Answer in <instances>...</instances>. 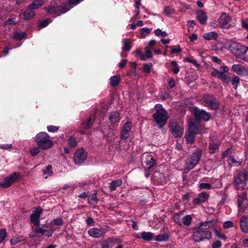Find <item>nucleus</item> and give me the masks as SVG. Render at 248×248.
Wrapping results in <instances>:
<instances>
[{"label": "nucleus", "mask_w": 248, "mask_h": 248, "mask_svg": "<svg viewBox=\"0 0 248 248\" xmlns=\"http://www.w3.org/2000/svg\"><path fill=\"white\" fill-rule=\"evenodd\" d=\"M212 222V221L210 220L200 223L199 227L192 234V239L194 242H200L205 240H209L211 238V232L207 229L213 227V225H211Z\"/></svg>", "instance_id": "obj_1"}, {"label": "nucleus", "mask_w": 248, "mask_h": 248, "mask_svg": "<svg viewBox=\"0 0 248 248\" xmlns=\"http://www.w3.org/2000/svg\"><path fill=\"white\" fill-rule=\"evenodd\" d=\"M248 182V170H244L240 171L234 177L232 185L236 190L246 189Z\"/></svg>", "instance_id": "obj_2"}, {"label": "nucleus", "mask_w": 248, "mask_h": 248, "mask_svg": "<svg viewBox=\"0 0 248 248\" xmlns=\"http://www.w3.org/2000/svg\"><path fill=\"white\" fill-rule=\"evenodd\" d=\"M38 148L42 150H46L53 146V142L50 139L49 135L45 132L38 133L34 139Z\"/></svg>", "instance_id": "obj_3"}, {"label": "nucleus", "mask_w": 248, "mask_h": 248, "mask_svg": "<svg viewBox=\"0 0 248 248\" xmlns=\"http://www.w3.org/2000/svg\"><path fill=\"white\" fill-rule=\"evenodd\" d=\"M169 118L167 111L162 105L156 104V124L159 128H162L166 125Z\"/></svg>", "instance_id": "obj_4"}, {"label": "nucleus", "mask_w": 248, "mask_h": 248, "mask_svg": "<svg viewBox=\"0 0 248 248\" xmlns=\"http://www.w3.org/2000/svg\"><path fill=\"white\" fill-rule=\"evenodd\" d=\"M202 154V151L198 149L191 154L185 161L186 169L187 171L194 169L199 163Z\"/></svg>", "instance_id": "obj_5"}, {"label": "nucleus", "mask_w": 248, "mask_h": 248, "mask_svg": "<svg viewBox=\"0 0 248 248\" xmlns=\"http://www.w3.org/2000/svg\"><path fill=\"white\" fill-rule=\"evenodd\" d=\"M155 40H151L147 46L145 47V54L140 49L137 48L135 51V56L139 57L141 61H145L153 57L152 51L155 52Z\"/></svg>", "instance_id": "obj_6"}, {"label": "nucleus", "mask_w": 248, "mask_h": 248, "mask_svg": "<svg viewBox=\"0 0 248 248\" xmlns=\"http://www.w3.org/2000/svg\"><path fill=\"white\" fill-rule=\"evenodd\" d=\"M203 105L210 109L217 110L219 108V103L217 99L213 95L207 93L202 97Z\"/></svg>", "instance_id": "obj_7"}, {"label": "nucleus", "mask_w": 248, "mask_h": 248, "mask_svg": "<svg viewBox=\"0 0 248 248\" xmlns=\"http://www.w3.org/2000/svg\"><path fill=\"white\" fill-rule=\"evenodd\" d=\"M169 128L170 132L175 138H181L184 133V128L182 125L174 120H170L169 122Z\"/></svg>", "instance_id": "obj_8"}, {"label": "nucleus", "mask_w": 248, "mask_h": 248, "mask_svg": "<svg viewBox=\"0 0 248 248\" xmlns=\"http://www.w3.org/2000/svg\"><path fill=\"white\" fill-rule=\"evenodd\" d=\"M53 232L54 230L51 228V227H49L47 230H46L40 227V226H38L36 227L33 231L30 233L29 237L32 238L35 236L41 237L43 235H45L49 237L52 235Z\"/></svg>", "instance_id": "obj_9"}, {"label": "nucleus", "mask_w": 248, "mask_h": 248, "mask_svg": "<svg viewBox=\"0 0 248 248\" xmlns=\"http://www.w3.org/2000/svg\"><path fill=\"white\" fill-rule=\"evenodd\" d=\"M237 206L239 212L244 213L245 212V207L248 205V199L247 194L246 192H243L241 193H238L237 195Z\"/></svg>", "instance_id": "obj_10"}, {"label": "nucleus", "mask_w": 248, "mask_h": 248, "mask_svg": "<svg viewBox=\"0 0 248 248\" xmlns=\"http://www.w3.org/2000/svg\"><path fill=\"white\" fill-rule=\"evenodd\" d=\"M87 156V152L82 148L76 150L73 156V160L75 164L79 165L84 162Z\"/></svg>", "instance_id": "obj_11"}, {"label": "nucleus", "mask_w": 248, "mask_h": 248, "mask_svg": "<svg viewBox=\"0 0 248 248\" xmlns=\"http://www.w3.org/2000/svg\"><path fill=\"white\" fill-rule=\"evenodd\" d=\"M82 0H60L61 5L59 6L64 14L70 10L73 5L76 6Z\"/></svg>", "instance_id": "obj_12"}, {"label": "nucleus", "mask_w": 248, "mask_h": 248, "mask_svg": "<svg viewBox=\"0 0 248 248\" xmlns=\"http://www.w3.org/2000/svg\"><path fill=\"white\" fill-rule=\"evenodd\" d=\"M211 117L210 113L204 109L197 108L194 112V118L197 122H201L202 120L208 122L211 119Z\"/></svg>", "instance_id": "obj_13"}, {"label": "nucleus", "mask_w": 248, "mask_h": 248, "mask_svg": "<svg viewBox=\"0 0 248 248\" xmlns=\"http://www.w3.org/2000/svg\"><path fill=\"white\" fill-rule=\"evenodd\" d=\"M247 51L248 49L246 48V46L240 44L238 46L236 49H235V51H233L232 54L234 55L237 59H238V61L239 62H242L247 61L244 55Z\"/></svg>", "instance_id": "obj_14"}, {"label": "nucleus", "mask_w": 248, "mask_h": 248, "mask_svg": "<svg viewBox=\"0 0 248 248\" xmlns=\"http://www.w3.org/2000/svg\"><path fill=\"white\" fill-rule=\"evenodd\" d=\"M231 21V17L226 13H223L218 20L219 26L222 29H228L231 27L230 22Z\"/></svg>", "instance_id": "obj_15"}, {"label": "nucleus", "mask_w": 248, "mask_h": 248, "mask_svg": "<svg viewBox=\"0 0 248 248\" xmlns=\"http://www.w3.org/2000/svg\"><path fill=\"white\" fill-rule=\"evenodd\" d=\"M204 127L200 124V122H197L196 120L191 119L188 122V129L195 134L202 132Z\"/></svg>", "instance_id": "obj_16"}, {"label": "nucleus", "mask_w": 248, "mask_h": 248, "mask_svg": "<svg viewBox=\"0 0 248 248\" xmlns=\"http://www.w3.org/2000/svg\"><path fill=\"white\" fill-rule=\"evenodd\" d=\"M18 175L14 173L7 177L0 183V186L2 188H8L17 179Z\"/></svg>", "instance_id": "obj_17"}, {"label": "nucleus", "mask_w": 248, "mask_h": 248, "mask_svg": "<svg viewBox=\"0 0 248 248\" xmlns=\"http://www.w3.org/2000/svg\"><path fill=\"white\" fill-rule=\"evenodd\" d=\"M89 235L93 238H98L104 237L106 233L105 229L103 228H93L88 231Z\"/></svg>", "instance_id": "obj_18"}, {"label": "nucleus", "mask_w": 248, "mask_h": 248, "mask_svg": "<svg viewBox=\"0 0 248 248\" xmlns=\"http://www.w3.org/2000/svg\"><path fill=\"white\" fill-rule=\"evenodd\" d=\"M42 212V209L41 208H38L33 211L32 214L30 216L31 221V223L36 227L39 226L40 224V216Z\"/></svg>", "instance_id": "obj_19"}, {"label": "nucleus", "mask_w": 248, "mask_h": 248, "mask_svg": "<svg viewBox=\"0 0 248 248\" xmlns=\"http://www.w3.org/2000/svg\"><path fill=\"white\" fill-rule=\"evenodd\" d=\"M132 123L130 121L126 122L124 125L121 132V138L126 140L129 136V132L132 128Z\"/></svg>", "instance_id": "obj_20"}, {"label": "nucleus", "mask_w": 248, "mask_h": 248, "mask_svg": "<svg viewBox=\"0 0 248 248\" xmlns=\"http://www.w3.org/2000/svg\"><path fill=\"white\" fill-rule=\"evenodd\" d=\"M232 70L240 76L248 75V71L241 64H233L232 67Z\"/></svg>", "instance_id": "obj_21"}, {"label": "nucleus", "mask_w": 248, "mask_h": 248, "mask_svg": "<svg viewBox=\"0 0 248 248\" xmlns=\"http://www.w3.org/2000/svg\"><path fill=\"white\" fill-rule=\"evenodd\" d=\"M209 197V194L205 191H203L199 194L197 198L193 200V203L198 205L201 203L204 202L208 199Z\"/></svg>", "instance_id": "obj_22"}, {"label": "nucleus", "mask_w": 248, "mask_h": 248, "mask_svg": "<svg viewBox=\"0 0 248 248\" xmlns=\"http://www.w3.org/2000/svg\"><path fill=\"white\" fill-rule=\"evenodd\" d=\"M62 8L59 6H52L49 5L47 7L45 8V10L49 14H57L58 16L63 14L61 10Z\"/></svg>", "instance_id": "obj_23"}, {"label": "nucleus", "mask_w": 248, "mask_h": 248, "mask_svg": "<svg viewBox=\"0 0 248 248\" xmlns=\"http://www.w3.org/2000/svg\"><path fill=\"white\" fill-rule=\"evenodd\" d=\"M240 227L243 232L248 233V217L247 216H244L240 219Z\"/></svg>", "instance_id": "obj_24"}, {"label": "nucleus", "mask_w": 248, "mask_h": 248, "mask_svg": "<svg viewBox=\"0 0 248 248\" xmlns=\"http://www.w3.org/2000/svg\"><path fill=\"white\" fill-rule=\"evenodd\" d=\"M196 18L201 24H205L207 20V16L205 12L202 10L198 11L196 13Z\"/></svg>", "instance_id": "obj_25"}, {"label": "nucleus", "mask_w": 248, "mask_h": 248, "mask_svg": "<svg viewBox=\"0 0 248 248\" xmlns=\"http://www.w3.org/2000/svg\"><path fill=\"white\" fill-rule=\"evenodd\" d=\"M219 142H211L209 143L208 146L209 152L210 154H215L219 152V147L220 146Z\"/></svg>", "instance_id": "obj_26"}, {"label": "nucleus", "mask_w": 248, "mask_h": 248, "mask_svg": "<svg viewBox=\"0 0 248 248\" xmlns=\"http://www.w3.org/2000/svg\"><path fill=\"white\" fill-rule=\"evenodd\" d=\"M240 44L236 41L230 40L226 43V46L228 50L232 53Z\"/></svg>", "instance_id": "obj_27"}, {"label": "nucleus", "mask_w": 248, "mask_h": 248, "mask_svg": "<svg viewBox=\"0 0 248 248\" xmlns=\"http://www.w3.org/2000/svg\"><path fill=\"white\" fill-rule=\"evenodd\" d=\"M170 237V233L169 232L160 233L156 235V241L166 242L167 241Z\"/></svg>", "instance_id": "obj_28"}, {"label": "nucleus", "mask_w": 248, "mask_h": 248, "mask_svg": "<svg viewBox=\"0 0 248 248\" xmlns=\"http://www.w3.org/2000/svg\"><path fill=\"white\" fill-rule=\"evenodd\" d=\"M203 38L207 40H216L217 39L218 34L215 31H211L203 34Z\"/></svg>", "instance_id": "obj_29"}, {"label": "nucleus", "mask_w": 248, "mask_h": 248, "mask_svg": "<svg viewBox=\"0 0 248 248\" xmlns=\"http://www.w3.org/2000/svg\"><path fill=\"white\" fill-rule=\"evenodd\" d=\"M184 214V211H180L175 213L173 216V219L174 222L179 226L182 225V215Z\"/></svg>", "instance_id": "obj_30"}, {"label": "nucleus", "mask_w": 248, "mask_h": 248, "mask_svg": "<svg viewBox=\"0 0 248 248\" xmlns=\"http://www.w3.org/2000/svg\"><path fill=\"white\" fill-rule=\"evenodd\" d=\"M35 13L31 8L28 6L27 9L23 13V17L25 20H29L34 17Z\"/></svg>", "instance_id": "obj_31"}, {"label": "nucleus", "mask_w": 248, "mask_h": 248, "mask_svg": "<svg viewBox=\"0 0 248 248\" xmlns=\"http://www.w3.org/2000/svg\"><path fill=\"white\" fill-rule=\"evenodd\" d=\"M92 121V117H90L89 118L88 121L86 122H83L81 124V129L80 131V133L81 134H85V130L87 129H89L91 127V122Z\"/></svg>", "instance_id": "obj_32"}, {"label": "nucleus", "mask_w": 248, "mask_h": 248, "mask_svg": "<svg viewBox=\"0 0 248 248\" xmlns=\"http://www.w3.org/2000/svg\"><path fill=\"white\" fill-rule=\"evenodd\" d=\"M141 239L146 241L152 240L154 237V234L151 232H143L140 233Z\"/></svg>", "instance_id": "obj_33"}, {"label": "nucleus", "mask_w": 248, "mask_h": 248, "mask_svg": "<svg viewBox=\"0 0 248 248\" xmlns=\"http://www.w3.org/2000/svg\"><path fill=\"white\" fill-rule=\"evenodd\" d=\"M122 185V181L121 179H117L112 181L109 186L110 191H114L118 186H121Z\"/></svg>", "instance_id": "obj_34"}, {"label": "nucleus", "mask_w": 248, "mask_h": 248, "mask_svg": "<svg viewBox=\"0 0 248 248\" xmlns=\"http://www.w3.org/2000/svg\"><path fill=\"white\" fill-rule=\"evenodd\" d=\"M44 3V1L43 0H35L32 3L28 5V6L29 7V8H31L33 10L41 7L43 5Z\"/></svg>", "instance_id": "obj_35"}, {"label": "nucleus", "mask_w": 248, "mask_h": 248, "mask_svg": "<svg viewBox=\"0 0 248 248\" xmlns=\"http://www.w3.org/2000/svg\"><path fill=\"white\" fill-rule=\"evenodd\" d=\"M109 120L111 123H115L120 121L119 113L117 111H114L110 113Z\"/></svg>", "instance_id": "obj_36"}, {"label": "nucleus", "mask_w": 248, "mask_h": 248, "mask_svg": "<svg viewBox=\"0 0 248 248\" xmlns=\"http://www.w3.org/2000/svg\"><path fill=\"white\" fill-rule=\"evenodd\" d=\"M195 134L190 131L189 129L188 130L185 135V138L186 141L190 144H192L194 141Z\"/></svg>", "instance_id": "obj_37"}, {"label": "nucleus", "mask_w": 248, "mask_h": 248, "mask_svg": "<svg viewBox=\"0 0 248 248\" xmlns=\"http://www.w3.org/2000/svg\"><path fill=\"white\" fill-rule=\"evenodd\" d=\"M213 188L219 189L222 186L221 180L219 179L212 178L210 180Z\"/></svg>", "instance_id": "obj_38"}, {"label": "nucleus", "mask_w": 248, "mask_h": 248, "mask_svg": "<svg viewBox=\"0 0 248 248\" xmlns=\"http://www.w3.org/2000/svg\"><path fill=\"white\" fill-rule=\"evenodd\" d=\"M123 46L122 47L123 49L125 51H130L131 48L130 39H128V38H125L123 40Z\"/></svg>", "instance_id": "obj_39"}, {"label": "nucleus", "mask_w": 248, "mask_h": 248, "mask_svg": "<svg viewBox=\"0 0 248 248\" xmlns=\"http://www.w3.org/2000/svg\"><path fill=\"white\" fill-rule=\"evenodd\" d=\"M120 76L118 75L112 76L110 78V84L111 86H115L119 84L120 81Z\"/></svg>", "instance_id": "obj_40"}, {"label": "nucleus", "mask_w": 248, "mask_h": 248, "mask_svg": "<svg viewBox=\"0 0 248 248\" xmlns=\"http://www.w3.org/2000/svg\"><path fill=\"white\" fill-rule=\"evenodd\" d=\"M88 203L91 205L95 204L98 201V199L96 196V193L94 192L93 194L89 195L88 197Z\"/></svg>", "instance_id": "obj_41"}, {"label": "nucleus", "mask_w": 248, "mask_h": 248, "mask_svg": "<svg viewBox=\"0 0 248 248\" xmlns=\"http://www.w3.org/2000/svg\"><path fill=\"white\" fill-rule=\"evenodd\" d=\"M192 217L190 215H187L182 218V224L186 226H189L192 221Z\"/></svg>", "instance_id": "obj_42"}, {"label": "nucleus", "mask_w": 248, "mask_h": 248, "mask_svg": "<svg viewBox=\"0 0 248 248\" xmlns=\"http://www.w3.org/2000/svg\"><path fill=\"white\" fill-rule=\"evenodd\" d=\"M25 238L23 236H18L15 238H13L10 240V244L12 245H15L18 243L23 241Z\"/></svg>", "instance_id": "obj_43"}, {"label": "nucleus", "mask_w": 248, "mask_h": 248, "mask_svg": "<svg viewBox=\"0 0 248 248\" xmlns=\"http://www.w3.org/2000/svg\"><path fill=\"white\" fill-rule=\"evenodd\" d=\"M44 174L48 176H50L53 175L52 166L51 165H48L43 170Z\"/></svg>", "instance_id": "obj_44"}, {"label": "nucleus", "mask_w": 248, "mask_h": 248, "mask_svg": "<svg viewBox=\"0 0 248 248\" xmlns=\"http://www.w3.org/2000/svg\"><path fill=\"white\" fill-rule=\"evenodd\" d=\"M63 224V221L61 217H57L52 220L50 224L54 226H62Z\"/></svg>", "instance_id": "obj_45"}, {"label": "nucleus", "mask_w": 248, "mask_h": 248, "mask_svg": "<svg viewBox=\"0 0 248 248\" xmlns=\"http://www.w3.org/2000/svg\"><path fill=\"white\" fill-rule=\"evenodd\" d=\"M16 23L17 22L16 21V18L12 17L6 20L3 24V26L6 27L7 25H16Z\"/></svg>", "instance_id": "obj_46"}, {"label": "nucleus", "mask_w": 248, "mask_h": 248, "mask_svg": "<svg viewBox=\"0 0 248 248\" xmlns=\"http://www.w3.org/2000/svg\"><path fill=\"white\" fill-rule=\"evenodd\" d=\"M175 12L176 11L173 8L169 6L165 7L164 11V14L167 16L174 14H175Z\"/></svg>", "instance_id": "obj_47"}, {"label": "nucleus", "mask_w": 248, "mask_h": 248, "mask_svg": "<svg viewBox=\"0 0 248 248\" xmlns=\"http://www.w3.org/2000/svg\"><path fill=\"white\" fill-rule=\"evenodd\" d=\"M199 187L201 189H212V186L211 184L202 183L199 185Z\"/></svg>", "instance_id": "obj_48"}, {"label": "nucleus", "mask_w": 248, "mask_h": 248, "mask_svg": "<svg viewBox=\"0 0 248 248\" xmlns=\"http://www.w3.org/2000/svg\"><path fill=\"white\" fill-rule=\"evenodd\" d=\"M217 77L223 82H228V78L223 72L220 71Z\"/></svg>", "instance_id": "obj_49"}, {"label": "nucleus", "mask_w": 248, "mask_h": 248, "mask_svg": "<svg viewBox=\"0 0 248 248\" xmlns=\"http://www.w3.org/2000/svg\"><path fill=\"white\" fill-rule=\"evenodd\" d=\"M171 65L174 67L173 73L175 74H178L180 71V68L177 64V62L176 61H172L170 63Z\"/></svg>", "instance_id": "obj_50"}, {"label": "nucleus", "mask_w": 248, "mask_h": 248, "mask_svg": "<svg viewBox=\"0 0 248 248\" xmlns=\"http://www.w3.org/2000/svg\"><path fill=\"white\" fill-rule=\"evenodd\" d=\"M26 35V34L24 32H16L14 35V38L17 40H21L22 39H23Z\"/></svg>", "instance_id": "obj_51"}, {"label": "nucleus", "mask_w": 248, "mask_h": 248, "mask_svg": "<svg viewBox=\"0 0 248 248\" xmlns=\"http://www.w3.org/2000/svg\"><path fill=\"white\" fill-rule=\"evenodd\" d=\"M68 143L70 147L73 148L76 147L77 144L75 138L72 136L68 139Z\"/></svg>", "instance_id": "obj_52"}, {"label": "nucleus", "mask_w": 248, "mask_h": 248, "mask_svg": "<svg viewBox=\"0 0 248 248\" xmlns=\"http://www.w3.org/2000/svg\"><path fill=\"white\" fill-rule=\"evenodd\" d=\"M232 85L235 87L236 89L240 83V78L239 77L235 76L232 79Z\"/></svg>", "instance_id": "obj_53"}, {"label": "nucleus", "mask_w": 248, "mask_h": 248, "mask_svg": "<svg viewBox=\"0 0 248 248\" xmlns=\"http://www.w3.org/2000/svg\"><path fill=\"white\" fill-rule=\"evenodd\" d=\"M7 236V233L6 230L4 229H1L0 230V243H2L4 239Z\"/></svg>", "instance_id": "obj_54"}, {"label": "nucleus", "mask_w": 248, "mask_h": 248, "mask_svg": "<svg viewBox=\"0 0 248 248\" xmlns=\"http://www.w3.org/2000/svg\"><path fill=\"white\" fill-rule=\"evenodd\" d=\"M184 61L192 63L196 67H200V64L198 63L197 61L195 59H191L189 58H186L184 60Z\"/></svg>", "instance_id": "obj_55"}, {"label": "nucleus", "mask_w": 248, "mask_h": 248, "mask_svg": "<svg viewBox=\"0 0 248 248\" xmlns=\"http://www.w3.org/2000/svg\"><path fill=\"white\" fill-rule=\"evenodd\" d=\"M167 35L168 34L166 31H163L159 29H156V35L165 37L167 36Z\"/></svg>", "instance_id": "obj_56"}, {"label": "nucleus", "mask_w": 248, "mask_h": 248, "mask_svg": "<svg viewBox=\"0 0 248 248\" xmlns=\"http://www.w3.org/2000/svg\"><path fill=\"white\" fill-rule=\"evenodd\" d=\"M233 227V223L231 221H225L223 225V227L225 229Z\"/></svg>", "instance_id": "obj_57"}, {"label": "nucleus", "mask_w": 248, "mask_h": 248, "mask_svg": "<svg viewBox=\"0 0 248 248\" xmlns=\"http://www.w3.org/2000/svg\"><path fill=\"white\" fill-rule=\"evenodd\" d=\"M39 148L38 147H33V148H31L30 149V154L32 155V156H35L36 155H37L40 152L39 151Z\"/></svg>", "instance_id": "obj_58"}, {"label": "nucleus", "mask_w": 248, "mask_h": 248, "mask_svg": "<svg viewBox=\"0 0 248 248\" xmlns=\"http://www.w3.org/2000/svg\"><path fill=\"white\" fill-rule=\"evenodd\" d=\"M151 32V29L147 28H143L141 29V34L145 36Z\"/></svg>", "instance_id": "obj_59"}, {"label": "nucleus", "mask_w": 248, "mask_h": 248, "mask_svg": "<svg viewBox=\"0 0 248 248\" xmlns=\"http://www.w3.org/2000/svg\"><path fill=\"white\" fill-rule=\"evenodd\" d=\"M59 129V126L54 125H48L47 126V129L49 132H55Z\"/></svg>", "instance_id": "obj_60"}, {"label": "nucleus", "mask_w": 248, "mask_h": 248, "mask_svg": "<svg viewBox=\"0 0 248 248\" xmlns=\"http://www.w3.org/2000/svg\"><path fill=\"white\" fill-rule=\"evenodd\" d=\"M49 23L48 19H45L40 22L39 26L41 28H44L47 26Z\"/></svg>", "instance_id": "obj_61"}, {"label": "nucleus", "mask_w": 248, "mask_h": 248, "mask_svg": "<svg viewBox=\"0 0 248 248\" xmlns=\"http://www.w3.org/2000/svg\"><path fill=\"white\" fill-rule=\"evenodd\" d=\"M86 222L88 226H93L94 224V220L92 217H88L86 220Z\"/></svg>", "instance_id": "obj_62"}, {"label": "nucleus", "mask_w": 248, "mask_h": 248, "mask_svg": "<svg viewBox=\"0 0 248 248\" xmlns=\"http://www.w3.org/2000/svg\"><path fill=\"white\" fill-rule=\"evenodd\" d=\"M241 23L242 27L245 29L248 30V19H246L245 20H242L241 21Z\"/></svg>", "instance_id": "obj_63"}, {"label": "nucleus", "mask_w": 248, "mask_h": 248, "mask_svg": "<svg viewBox=\"0 0 248 248\" xmlns=\"http://www.w3.org/2000/svg\"><path fill=\"white\" fill-rule=\"evenodd\" d=\"M221 246V243L219 241H216L212 244V248H219Z\"/></svg>", "instance_id": "obj_64"}]
</instances>
